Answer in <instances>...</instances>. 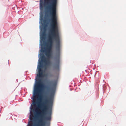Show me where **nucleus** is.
<instances>
[{"mask_svg":"<svg viewBox=\"0 0 126 126\" xmlns=\"http://www.w3.org/2000/svg\"><path fill=\"white\" fill-rule=\"evenodd\" d=\"M47 6V12L48 16L51 17L47 20L48 24H50V26L47 35L53 36L56 43V48L59 52L60 47V38L58 26L57 7V0H45Z\"/></svg>","mask_w":126,"mask_h":126,"instance_id":"obj_1","label":"nucleus"},{"mask_svg":"<svg viewBox=\"0 0 126 126\" xmlns=\"http://www.w3.org/2000/svg\"><path fill=\"white\" fill-rule=\"evenodd\" d=\"M51 83H52V87L51 88H50L49 87H48V90L50 91L51 94L53 95L55 93V90L56 86L57 84V82L55 81L52 82H49V84Z\"/></svg>","mask_w":126,"mask_h":126,"instance_id":"obj_5","label":"nucleus"},{"mask_svg":"<svg viewBox=\"0 0 126 126\" xmlns=\"http://www.w3.org/2000/svg\"><path fill=\"white\" fill-rule=\"evenodd\" d=\"M29 126H33V123L32 122H29Z\"/></svg>","mask_w":126,"mask_h":126,"instance_id":"obj_9","label":"nucleus"},{"mask_svg":"<svg viewBox=\"0 0 126 126\" xmlns=\"http://www.w3.org/2000/svg\"><path fill=\"white\" fill-rule=\"evenodd\" d=\"M40 9H43V5L42 3H41V2H40Z\"/></svg>","mask_w":126,"mask_h":126,"instance_id":"obj_8","label":"nucleus"},{"mask_svg":"<svg viewBox=\"0 0 126 126\" xmlns=\"http://www.w3.org/2000/svg\"><path fill=\"white\" fill-rule=\"evenodd\" d=\"M39 123L40 124L38 126H44L45 125V122L42 118L39 120Z\"/></svg>","mask_w":126,"mask_h":126,"instance_id":"obj_6","label":"nucleus"},{"mask_svg":"<svg viewBox=\"0 0 126 126\" xmlns=\"http://www.w3.org/2000/svg\"><path fill=\"white\" fill-rule=\"evenodd\" d=\"M53 103V99L51 97H50L48 100L46 99L42 105L43 109L42 110L41 112L39 113V114H42V115L48 110L47 116L45 118L46 120L50 121L51 119V109Z\"/></svg>","mask_w":126,"mask_h":126,"instance_id":"obj_4","label":"nucleus"},{"mask_svg":"<svg viewBox=\"0 0 126 126\" xmlns=\"http://www.w3.org/2000/svg\"><path fill=\"white\" fill-rule=\"evenodd\" d=\"M41 60H39L38 65L37 67L39 74L37 75L36 81L34 87V93L33 96V104L35 106L36 104V100H41V92L43 84L41 82V79L38 77H41L43 76L42 70L43 63L46 65L48 64L49 62L47 61L45 56L43 54L40 55Z\"/></svg>","mask_w":126,"mask_h":126,"instance_id":"obj_2","label":"nucleus"},{"mask_svg":"<svg viewBox=\"0 0 126 126\" xmlns=\"http://www.w3.org/2000/svg\"><path fill=\"white\" fill-rule=\"evenodd\" d=\"M33 115H32V117H33Z\"/></svg>","mask_w":126,"mask_h":126,"instance_id":"obj_14","label":"nucleus"},{"mask_svg":"<svg viewBox=\"0 0 126 126\" xmlns=\"http://www.w3.org/2000/svg\"><path fill=\"white\" fill-rule=\"evenodd\" d=\"M45 20H44L43 21V22L44 23H45Z\"/></svg>","mask_w":126,"mask_h":126,"instance_id":"obj_12","label":"nucleus"},{"mask_svg":"<svg viewBox=\"0 0 126 126\" xmlns=\"http://www.w3.org/2000/svg\"><path fill=\"white\" fill-rule=\"evenodd\" d=\"M45 54L46 56L47 57H49L51 56V52L47 50H46L45 51Z\"/></svg>","mask_w":126,"mask_h":126,"instance_id":"obj_7","label":"nucleus"},{"mask_svg":"<svg viewBox=\"0 0 126 126\" xmlns=\"http://www.w3.org/2000/svg\"><path fill=\"white\" fill-rule=\"evenodd\" d=\"M41 51H44V50H43V49H41Z\"/></svg>","mask_w":126,"mask_h":126,"instance_id":"obj_13","label":"nucleus"},{"mask_svg":"<svg viewBox=\"0 0 126 126\" xmlns=\"http://www.w3.org/2000/svg\"><path fill=\"white\" fill-rule=\"evenodd\" d=\"M32 117H31V115H30V119L31 120L32 119Z\"/></svg>","mask_w":126,"mask_h":126,"instance_id":"obj_11","label":"nucleus"},{"mask_svg":"<svg viewBox=\"0 0 126 126\" xmlns=\"http://www.w3.org/2000/svg\"><path fill=\"white\" fill-rule=\"evenodd\" d=\"M40 19L41 20V19H42V20L43 19V15H42L41 16V17H40Z\"/></svg>","mask_w":126,"mask_h":126,"instance_id":"obj_10","label":"nucleus"},{"mask_svg":"<svg viewBox=\"0 0 126 126\" xmlns=\"http://www.w3.org/2000/svg\"><path fill=\"white\" fill-rule=\"evenodd\" d=\"M47 47L46 49V50L48 51H52V47L53 44V39L55 41L56 44L55 48L56 50V55L55 57V59L56 60V62L55 63V66L56 68L59 69V65L60 63V50L59 52L57 50L56 48V41L54 38V37L53 36L50 35H47ZM60 47H61V42H60Z\"/></svg>","mask_w":126,"mask_h":126,"instance_id":"obj_3","label":"nucleus"}]
</instances>
